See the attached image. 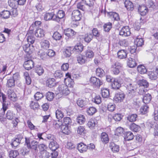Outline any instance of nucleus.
<instances>
[{
	"label": "nucleus",
	"instance_id": "57",
	"mask_svg": "<svg viewBox=\"0 0 158 158\" xmlns=\"http://www.w3.org/2000/svg\"><path fill=\"white\" fill-rule=\"evenodd\" d=\"M19 153L16 150H11L9 152V156L10 158H15L18 155Z\"/></svg>",
	"mask_w": 158,
	"mask_h": 158
},
{
	"label": "nucleus",
	"instance_id": "43",
	"mask_svg": "<svg viewBox=\"0 0 158 158\" xmlns=\"http://www.w3.org/2000/svg\"><path fill=\"white\" fill-rule=\"evenodd\" d=\"M96 73L97 76L99 77H102L105 75V72L104 70L100 68L96 69Z\"/></svg>",
	"mask_w": 158,
	"mask_h": 158
},
{
	"label": "nucleus",
	"instance_id": "53",
	"mask_svg": "<svg viewBox=\"0 0 158 158\" xmlns=\"http://www.w3.org/2000/svg\"><path fill=\"white\" fill-rule=\"evenodd\" d=\"M158 74L155 71V72H151L149 74V77L150 79L152 80H156L157 78Z\"/></svg>",
	"mask_w": 158,
	"mask_h": 158
},
{
	"label": "nucleus",
	"instance_id": "37",
	"mask_svg": "<svg viewBox=\"0 0 158 158\" xmlns=\"http://www.w3.org/2000/svg\"><path fill=\"white\" fill-rule=\"evenodd\" d=\"M72 50V47H67L64 49L63 54L65 57H69L71 54V51Z\"/></svg>",
	"mask_w": 158,
	"mask_h": 158
},
{
	"label": "nucleus",
	"instance_id": "16",
	"mask_svg": "<svg viewBox=\"0 0 158 158\" xmlns=\"http://www.w3.org/2000/svg\"><path fill=\"white\" fill-rule=\"evenodd\" d=\"M112 88L115 90L119 89L121 86V82L117 79H114L111 84Z\"/></svg>",
	"mask_w": 158,
	"mask_h": 158
},
{
	"label": "nucleus",
	"instance_id": "59",
	"mask_svg": "<svg viewBox=\"0 0 158 158\" xmlns=\"http://www.w3.org/2000/svg\"><path fill=\"white\" fill-rule=\"evenodd\" d=\"M93 38V36L91 33L85 34L84 37V40L85 41L89 43L92 40Z\"/></svg>",
	"mask_w": 158,
	"mask_h": 158
},
{
	"label": "nucleus",
	"instance_id": "39",
	"mask_svg": "<svg viewBox=\"0 0 158 158\" xmlns=\"http://www.w3.org/2000/svg\"><path fill=\"white\" fill-rule=\"evenodd\" d=\"M152 98L151 95L149 94H145L144 96L143 99V101L145 104L149 103L151 100Z\"/></svg>",
	"mask_w": 158,
	"mask_h": 158
},
{
	"label": "nucleus",
	"instance_id": "51",
	"mask_svg": "<svg viewBox=\"0 0 158 158\" xmlns=\"http://www.w3.org/2000/svg\"><path fill=\"white\" fill-rule=\"evenodd\" d=\"M138 83L140 86H143L146 88L148 87L149 86L148 82L144 79L139 80Z\"/></svg>",
	"mask_w": 158,
	"mask_h": 158
},
{
	"label": "nucleus",
	"instance_id": "11",
	"mask_svg": "<svg viewBox=\"0 0 158 158\" xmlns=\"http://www.w3.org/2000/svg\"><path fill=\"white\" fill-rule=\"evenodd\" d=\"M8 98L11 100L15 102L17 99V97L14 92L11 89H9L7 91Z\"/></svg>",
	"mask_w": 158,
	"mask_h": 158
},
{
	"label": "nucleus",
	"instance_id": "63",
	"mask_svg": "<svg viewBox=\"0 0 158 158\" xmlns=\"http://www.w3.org/2000/svg\"><path fill=\"white\" fill-rule=\"evenodd\" d=\"M49 153L46 151L40 152V158H49Z\"/></svg>",
	"mask_w": 158,
	"mask_h": 158
},
{
	"label": "nucleus",
	"instance_id": "18",
	"mask_svg": "<svg viewBox=\"0 0 158 158\" xmlns=\"http://www.w3.org/2000/svg\"><path fill=\"white\" fill-rule=\"evenodd\" d=\"M41 47L44 49H47L50 46V44L49 41L47 40H43L40 42Z\"/></svg>",
	"mask_w": 158,
	"mask_h": 158
},
{
	"label": "nucleus",
	"instance_id": "32",
	"mask_svg": "<svg viewBox=\"0 0 158 158\" xmlns=\"http://www.w3.org/2000/svg\"><path fill=\"white\" fill-rule=\"evenodd\" d=\"M137 118V115L135 114H130L127 117V120L131 122H133L136 121Z\"/></svg>",
	"mask_w": 158,
	"mask_h": 158
},
{
	"label": "nucleus",
	"instance_id": "33",
	"mask_svg": "<svg viewBox=\"0 0 158 158\" xmlns=\"http://www.w3.org/2000/svg\"><path fill=\"white\" fill-rule=\"evenodd\" d=\"M31 47L30 45L29 44H27L24 45L23 47V48L26 52L30 54L32 53L33 51V48H31Z\"/></svg>",
	"mask_w": 158,
	"mask_h": 158
},
{
	"label": "nucleus",
	"instance_id": "34",
	"mask_svg": "<svg viewBox=\"0 0 158 158\" xmlns=\"http://www.w3.org/2000/svg\"><path fill=\"white\" fill-rule=\"evenodd\" d=\"M8 4L9 6L12 8H16L19 5L17 0H9Z\"/></svg>",
	"mask_w": 158,
	"mask_h": 158
},
{
	"label": "nucleus",
	"instance_id": "44",
	"mask_svg": "<svg viewBox=\"0 0 158 158\" xmlns=\"http://www.w3.org/2000/svg\"><path fill=\"white\" fill-rule=\"evenodd\" d=\"M35 72L39 76H41L44 73V71L43 67L41 66H36L35 69Z\"/></svg>",
	"mask_w": 158,
	"mask_h": 158
},
{
	"label": "nucleus",
	"instance_id": "14",
	"mask_svg": "<svg viewBox=\"0 0 158 158\" xmlns=\"http://www.w3.org/2000/svg\"><path fill=\"white\" fill-rule=\"evenodd\" d=\"M139 13L142 16L146 15L148 12V8L144 5L139 6L138 9Z\"/></svg>",
	"mask_w": 158,
	"mask_h": 158
},
{
	"label": "nucleus",
	"instance_id": "38",
	"mask_svg": "<svg viewBox=\"0 0 158 158\" xmlns=\"http://www.w3.org/2000/svg\"><path fill=\"white\" fill-rule=\"evenodd\" d=\"M101 91L102 97L106 98L109 97L110 95V92L108 89L106 88L102 89Z\"/></svg>",
	"mask_w": 158,
	"mask_h": 158
},
{
	"label": "nucleus",
	"instance_id": "10",
	"mask_svg": "<svg viewBox=\"0 0 158 158\" xmlns=\"http://www.w3.org/2000/svg\"><path fill=\"white\" fill-rule=\"evenodd\" d=\"M26 61L24 62L23 66L25 69L29 70L31 69L34 66V63L31 60H27L26 58H25Z\"/></svg>",
	"mask_w": 158,
	"mask_h": 158
},
{
	"label": "nucleus",
	"instance_id": "13",
	"mask_svg": "<svg viewBox=\"0 0 158 158\" xmlns=\"http://www.w3.org/2000/svg\"><path fill=\"white\" fill-rule=\"evenodd\" d=\"M83 46L81 43H77L73 48L72 47V51L75 53L81 52L83 50Z\"/></svg>",
	"mask_w": 158,
	"mask_h": 158
},
{
	"label": "nucleus",
	"instance_id": "60",
	"mask_svg": "<svg viewBox=\"0 0 158 158\" xmlns=\"http://www.w3.org/2000/svg\"><path fill=\"white\" fill-rule=\"evenodd\" d=\"M62 124V123L59 120L54 121L53 124V127L56 129H59L60 128L61 129V127Z\"/></svg>",
	"mask_w": 158,
	"mask_h": 158
},
{
	"label": "nucleus",
	"instance_id": "62",
	"mask_svg": "<svg viewBox=\"0 0 158 158\" xmlns=\"http://www.w3.org/2000/svg\"><path fill=\"white\" fill-rule=\"evenodd\" d=\"M84 2L85 5L89 7H92L94 6V1L93 0H81Z\"/></svg>",
	"mask_w": 158,
	"mask_h": 158
},
{
	"label": "nucleus",
	"instance_id": "31",
	"mask_svg": "<svg viewBox=\"0 0 158 158\" xmlns=\"http://www.w3.org/2000/svg\"><path fill=\"white\" fill-rule=\"evenodd\" d=\"M111 150L114 152H117L119 151V147L118 145H116L113 142H111L109 145Z\"/></svg>",
	"mask_w": 158,
	"mask_h": 158
},
{
	"label": "nucleus",
	"instance_id": "52",
	"mask_svg": "<svg viewBox=\"0 0 158 158\" xmlns=\"http://www.w3.org/2000/svg\"><path fill=\"white\" fill-rule=\"evenodd\" d=\"M148 106L147 104L142 106L140 110V111L142 114H146L148 111Z\"/></svg>",
	"mask_w": 158,
	"mask_h": 158
},
{
	"label": "nucleus",
	"instance_id": "15",
	"mask_svg": "<svg viewBox=\"0 0 158 158\" xmlns=\"http://www.w3.org/2000/svg\"><path fill=\"white\" fill-rule=\"evenodd\" d=\"M144 41L140 35L136 37L134 43L137 47H141L144 44Z\"/></svg>",
	"mask_w": 158,
	"mask_h": 158
},
{
	"label": "nucleus",
	"instance_id": "42",
	"mask_svg": "<svg viewBox=\"0 0 158 158\" xmlns=\"http://www.w3.org/2000/svg\"><path fill=\"white\" fill-rule=\"evenodd\" d=\"M97 111L96 109L93 106L87 108V113L89 115H92Z\"/></svg>",
	"mask_w": 158,
	"mask_h": 158
},
{
	"label": "nucleus",
	"instance_id": "56",
	"mask_svg": "<svg viewBox=\"0 0 158 158\" xmlns=\"http://www.w3.org/2000/svg\"><path fill=\"white\" fill-rule=\"evenodd\" d=\"M87 102L82 99L79 98L77 101V105L81 107H83L86 104Z\"/></svg>",
	"mask_w": 158,
	"mask_h": 158
},
{
	"label": "nucleus",
	"instance_id": "6",
	"mask_svg": "<svg viewBox=\"0 0 158 158\" xmlns=\"http://www.w3.org/2000/svg\"><path fill=\"white\" fill-rule=\"evenodd\" d=\"M125 97V94L123 92H119L115 94L114 98V101L115 102H122Z\"/></svg>",
	"mask_w": 158,
	"mask_h": 158
},
{
	"label": "nucleus",
	"instance_id": "54",
	"mask_svg": "<svg viewBox=\"0 0 158 158\" xmlns=\"http://www.w3.org/2000/svg\"><path fill=\"white\" fill-rule=\"evenodd\" d=\"M72 123V120L70 118L65 117L64 118L63 124H64L67 126H69V125H71V124Z\"/></svg>",
	"mask_w": 158,
	"mask_h": 158
},
{
	"label": "nucleus",
	"instance_id": "36",
	"mask_svg": "<svg viewBox=\"0 0 158 158\" xmlns=\"http://www.w3.org/2000/svg\"><path fill=\"white\" fill-rule=\"evenodd\" d=\"M129 128L131 130L135 132H137L140 128V126L134 123H131L129 126Z\"/></svg>",
	"mask_w": 158,
	"mask_h": 158
},
{
	"label": "nucleus",
	"instance_id": "4",
	"mask_svg": "<svg viewBox=\"0 0 158 158\" xmlns=\"http://www.w3.org/2000/svg\"><path fill=\"white\" fill-rule=\"evenodd\" d=\"M82 16L80 12L78 10H74L72 13V19L73 21H77L80 20Z\"/></svg>",
	"mask_w": 158,
	"mask_h": 158
},
{
	"label": "nucleus",
	"instance_id": "48",
	"mask_svg": "<svg viewBox=\"0 0 158 158\" xmlns=\"http://www.w3.org/2000/svg\"><path fill=\"white\" fill-rule=\"evenodd\" d=\"M6 116L7 118L10 120H12L15 116V114L10 110H8L6 113Z\"/></svg>",
	"mask_w": 158,
	"mask_h": 158
},
{
	"label": "nucleus",
	"instance_id": "41",
	"mask_svg": "<svg viewBox=\"0 0 158 158\" xmlns=\"http://www.w3.org/2000/svg\"><path fill=\"white\" fill-rule=\"evenodd\" d=\"M112 23L110 22L105 23L103 26L104 31L106 32H109L112 28Z\"/></svg>",
	"mask_w": 158,
	"mask_h": 158
},
{
	"label": "nucleus",
	"instance_id": "17",
	"mask_svg": "<svg viewBox=\"0 0 158 158\" xmlns=\"http://www.w3.org/2000/svg\"><path fill=\"white\" fill-rule=\"evenodd\" d=\"M124 139L126 141H129L133 139L134 135L131 131H127L124 133Z\"/></svg>",
	"mask_w": 158,
	"mask_h": 158
},
{
	"label": "nucleus",
	"instance_id": "61",
	"mask_svg": "<svg viewBox=\"0 0 158 158\" xmlns=\"http://www.w3.org/2000/svg\"><path fill=\"white\" fill-rule=\"evenodd\" d=\"M53 38L56 40H59L62 37V35L57 31L55 32L52 36Z\"/></svg>",
	"mask_w": 158,
	"mask_h": 158
},
{
	"label": "nucleus",
	"instance_id": "55",
	"mask_svg": "<svg viewBox=\"0 0 158 158\" xmlns=\"http://www.w3.org/2000/svg\"><path fill=\"white\" fill-rule=\"evenodd\" d=\"M2 16L4 19H7L10 17L11 13L8 10H4L2 12Z\"/></svg>",
	"mask_w": 158,
	"mask_h": 158
},
{
	"label": "nucleus",
	"instance_id": "28",
	"mask_svg": "<svg viewBox=\"0 0 158 158\" xmlns=\"http://www.w3.org/2000/svg\"><path fill=\"white\" fill-rule=\"evenodd\" d=\"M127 65L130 68H134L137 65L135 61L131 57H129L127 59Z\"/></svg>",
	"mask_w": 158,
	"mask_h": 158
},
{
	"label": "nucleus",
	"instance_id": "23",
	"mask_svg": "<svg viewBox=\"0 0 158 158\" xmlns=\"http://www.w3.org/2000/svg\"><path fill=\"white\" fill-rule=\"evenodd\" d=\"M77 58L78 62L81 64H84L87 60L86 57L80 54L77 56Z\"/></svg>",
	"mask_w": 158,
	"mask_h": 158
},
{
	"label": "nucleus",
	"instance_id": "8",
	"mask_svg": "<svg viewBox=\"0 0 158 158\" xmlns=\"http://www.w3.org/2000/svg\"><path fill=\"white\" fill-rule=\"evenodd\" d=\"M90 82L93 85L97 87H99L102 83L100 80L95 77H92L90 79Z\"/></svg>",
	"mask_w": 158,
	"mask_h": 158
},
{
	"label": "nucleus",
	"instance_id": "40",
	"mask_svg": "<svg viewBox=\"0 0 158 158\" xmlns=\"http://www.w3.org/2000/svg\"><path fill=\"white\" fill-rule=\"evenodd\" d=\"M64 82L66 85H68V86L70 87H73L74 82L71 77H67L64 79Z\"/></svg>",
	"mask_w": 158,
	"mask_h": 158
},
{
	"label": "nucleus",
	"instance_id": "21",
	"mask_svg": "<svg viewBox=\"0 0 158 158\" xmlns=\"http://www.w3.org/2000/svg\"><path fill=\"white\" fill-rule=\"evenodd\" d=\"M101 140L103 143H108L109 139L108 137V135L105 132H102L100 136Z\"/></svg>",
	"mask_w": 158,
	"mask_h": 158
},
{
	"label": "nucleus",
	"instance_id": "30",
	"mask_svg": "<svg viewBox=\"0 0 158 158\" xmlns=\"http://www.w3.org/2000/svg\"><path fill=\"white\" fill-rule=\"evenodd\" d=\"M2 99L3 101V103H2V110L3 113L2 115H3L5 114V112L6 111V110L8 108L7 105H6V97L5 96V95L4 94L3 96L2 97Z\"/></svg>",
	"mask_w": 158,
	"mask_h": 158
},
{
	"label": "nucleus",
	"instance_id": "49",
	"mask_svg": "<svg viewBox=\"0 0 158 158\" xmlns=\"http://www.w3.org/2000/svg\"><path fill=\"white\" fill-rule=\"evenodd\" d=\"M6 85L8 87H13L15 86V81L10 77L8 80Z\"/></svg>",
	"mask_w": 158,
	"mask_h": 158
},
{
	"label": "nucleus",
	"instance_id": "24",
	"mask_svg": "<svg viewBox=\"0 0 158 158\" xmlns=\"http://www.w3.org/2000/svg\"><path fill=\"white\" fill-rule=\"evenodd\" d=\"M61 130L63 133L66 135L69 134L71 132L70 127L64 124H62L61 127Z\"/></svg>",
	"mask_w": 158,
	"mask_h": 158
},
{
	"label": "nucleus",
	"instance_id": "45",
	"mask_svg": "<svg viewBox=\"0 0 158 158\" xmlns=\"http://www.w3.org/2000/svg\"><path fill=\"white\" fill-rule=\"evenodd\" d=\"M38 55L40 57V58L43 60H46L48 58L47 52L42 51H40L39 52Z\"/></svg>",
	"mask_w": 158,
	"mask_h": 158
},
{
	"label": "nucleus",
	"instance_id": "47",
	"mask_svg": "<svg viewBox=\"0 0 158 158\" xmlns=\"http://www.w3.org/2000/svg\"><path fill=\"white\" fill-rule=\"evenodd\" d=\"M38 144V142L37 141L33 140L31 142L30 146L28 148L34 150L36 151L37 150Z\"/></svg>",
	"mask_w": 158,
	"mask_h": 158
},
{
	"label": "nucleus",
	"instance_id": "12",
	"mask_svg": "<svg viewBox=\"0 0 158 158\" xmlns=\"http://www.w3.org/2000/svg\"><path fill=\"white\" fill-rule=\"evenodd\" d=\"M34 33L35 36L38 38L43 37L45 35L44 30L40 28L35 29L34 31Z\"/></svg>",
	"mask_w": 158,
	"mask_h": 158
},
{
	"label": "nucleus",
	"instance_id": "35",
	"mask_svg": "<svg viewBox=\"0 0 158 158\" xmlns=\"http://www.w3.org/2000/svg\"><path fill=\"white\" fill-rule=\"evenodd\" d=\"M108 14L111 18L114 19V20H119L120 19L118 14L115 12H111L108 13Z\"/></svg>",
	"mask_w": 158,
	"mask_h": 158
},
{
	"label": "nucleus",
	"instance_id": "25",
	"mask_svg": "<svg viewBox=\"0 0 158 158\" xmlns=\"http://www.w3.org/2000/svg\"><path fill=\"white\" fill-rule=\"evenodd\" d=\"M54 13L53 12L46 13L44 16V19L46 21L52 20L54 21Z\"/></svg>",
	"mask_w": 158,
	"mask_h": 158
},
{
	"label": "nucleus",
	"instance_id": "1",
	"mask_svg": "<svg viewBox=\"0 0 158 158\" xmlns=\"http://www.w3.org/2000/svg\"><path fill=\"white\" fill-rule=\"evenodd\" d=\"M125 86L129 91L134 92L136 87L132 81L129 78H126L124 81Z\"/></svg>",
	"mask_w": 158,
	"mask_h": 158
},
{
	"label": "nucleus",
	"instance_id": "46",
	"mask_svg": "<svg viewBox=\"0 0 158 158\" xmlns=\"http://www.w3.org/2000/svg\"><path fill=\"white\" fill-rule=\"evenodd\" d=\"M137 70L138 72L141 74H145L147 71V69L145 67L142 65H140L138 66Z\"/></svg>",
	"mask_w": 158,
	"mask_h": 158
},
{
	"label": "nucleus",
	"instance_id": "22",
	"mask_svg": "<svg viewBox=\"0 0 158 158\" xmlns=\"http://www.w3.org/2000/svg\"><path fill=\"white\" fill-rule=\"evenodd\" d=\"M127 51L125 50H119L117 52L118 57L121 59L125 58L127 56Z\"/></svg>",
	"mask_w": 158,
	"mask_h": 158
},
{
	"label": "nucleus",
	"instance_id": "2",
	"mask_svg": "<svg viewBox=\"0 0 158 158\" xmlns=\"http://www.w3.org/2000/svg\"><path fill=\"white\" fill-rule=\"evenodd\" d=\"M58 90L60 93L64 95H67L70 92L67 85L62 84L59 85Z\"/></svg>",
	"mask_w": 158,
	"mask_h": 158
},
{
	"label": "nucleus",
	"instance_id": "20",
	"mask_svg": "<svg viewBox=\"0 0 158 158\" xmlns=\"http://www.w3.org/2000/svg\"><path fill=\"white\" fill-rule=\"evenodd\" d=\"M49 142V147L52 151H56L59 148L58 144L55 140L50 141Z\"/></svg>",
	"mask_w": 158,
	"mask_h": 158
},
{
	"label": "nucleus",
	"instance_id": "27",
	"mask_svg": "<svg viewBox=\"0 0 158 158\" xmlns=\"http://www.w3.org/2000/svg\"><path fill=\"white\" fill-rule=\"evenodd\" d=\"M125 7L128 10L132 11L134 9L133 3L128 0H126L124 2Z\"/></svg>",
	"mask_w": 158,
	"mask_h": 158
},
{
	"label": "nucleus",
	"instance_id": "29",
	"mask_svg": "<svg viewBox=\"0 0 158 158\" xmlns=\"http://www.w3.org/2000/svg\"><path fill=\"white\" fill-rule=\"evenodd\" d=\"M93 37L94 36L96 38L98 41L100 40V37L101 35L100 32L96 28H94L92 30Z\"/></svg>",
	"mask_w": 158,
	"mask_h": 158
},
{
	"label": "nucleus",
	"instance_id": "64",
	"mask_svg": "<svg viewBox=\"0 0 158 158\" xmlns=\"http://www.w3.org/2000/svg\"><path fill=\"white\" fill-rule=\"evenodd\" d=\"M77 120L78 123L80 124H82L85 122V118L83 115H80L77 117Z\"/></svg>",
	"mask_w": 158,
	"mask_h": 158
},
{
	"label": "nucleus",
	"instance_id": "5",
	"mask_svg": "<svg viewBox=\"0 0 158 158\" xmlns=\"http://www.w3.org/2000/svg\"><path fill=\"white\" fill-rule=\"evenodd\" d=\"M131 34V31L128 26H124L123 27L119 33L120 35L124 37L130 36Z\"/></svg>",
	"mask_w": 158,
	"mask_h": 158
},
{
	"label": "nucleus",
	"instance_id": "3",
	"mask_svg": "<svg viewBox=\"0 0 158 158\" xmlns=\"http://www.w3.org/2000/svg\"><path fill=\"white\" fill-rule=\"evenodd\" d=\"M64 34L68 37V39H73L75 37L76 32L73 30L68 28L64 30Z\"/></svg>",
	"mask_w": 158,
	"mask_h": 158
},
{
	"label": "nucleus",
	"instance_id": "9",
	"mask_svg": "<svg viewBox=\"0 0 158 158\" xmlns=\"http://www.w3.org/2000/svg\"><path fill=\"white\" fill-rule=\"evenodd\" d=\"M41 23L40 21H36L34 23H32L29 28V29L28 32V35H31L33 34L34 31L35 29H37L36 27L40 26Z\"/></svg>",
	"mask_w": 158,
	"mask_h": 158
},
{
	"label": "nucleus",
	"instance_id": "19",
	"mask_svg": "<svg viewBox=\"0 0 158 158\" xmlns=\"http://www.w3.org/2000/svg\"><path fill=\"white\" fill-rule=\"evenodd\" d=\"M77 149L81 153L85 152L88 149V146L84 143H81L78 144Z\"/></svg>",
	"mask_w": 158,
	"mask_h": 158
},
{
	"label": "nucleus",
	"instance_id": "26",
	"mask_svg": "<svg viewBox=\"0 0 158 158\" xmlns=\"http://www.w3.org/2000/svg\"><path fill=\"white\" fill-rule=\"evenodd\" d=\"M97 123V121L96 119H91L88 121L87 125L90 129H94Z\"/></svg>",
	"mask_w": 158,
	"mask_h": 158
},
{
	"label": "nucleus",
	"instance_id": "7",
	"mask_svg": "<svg viewBox=\"0 0 158 158\" xmlns=\"http://www.w3.org/2000/svg\"><path fill=\"white\" fill-rule=\"evenodd\" d=\"M64 12L63 10H59L56 15L54 14V21L59 23L60 20L63 18L65 16Z\"/></svg>",
	"mask_w": 158,
	"mask_h": 158
},
{
	"label": "nucleus",
	"instance_id": "58",
	"mask_svg": "<svg viewBox=\"0 0 158 158\" xmlns=\"http://www.w3.org/2000/svg\"><path fill=\"white\" fill-rule=\"evenodd\" d=\"M0 121L6 127H9L10 126V123H8L6 118H3L2 115H0Z\"/></svg>",
	"mask_w": 158,
	"mask_h": 158
},
{
	"label": "nucleus",
	"instance_id": "50",
	"mask_svg": "<svg viewBox=\"0 0 158 158\" xmlns=\"http://www.w3.org/2000/svg\"><path fill=\"white\" fill-rule=\"evenodd\" d=\"M46 98L49 101H52L54 97V94L51 92H48L46 94Z\"/></svg>",
	"mask_w": 158,
	"mask_h": 158
}]
</instances>
